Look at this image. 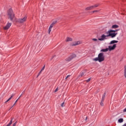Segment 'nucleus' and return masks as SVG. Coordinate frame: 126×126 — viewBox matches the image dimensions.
<instances>
[{
    "instance_id": "f257e3e1",
    "label": "nucleus",
    "mask_w": 126,
    "mask_h": 126,
    "mask_svg": "<svg viewBox=\"0 0 126 126\" xmlns=\"http://www.w3.org/2000/svg\"><path fill=\"white\" fill-rule=\"evenodd\" d=\"M93 61L95 62H99V63H102L105 61V56L104 53L101 52L98 55V57L93 59Z\"/></svg>"
},
{
    "instance_id": "f03ea898",
    "label": "nucleus",
    "mask_w": 126,
    "mask_h": 126,
    "mask_svg": "<svg viewBox=\"0 0 126 126\" xmlns=\"http://www.w3.org/2000/svg\"><path fill=\"white\" fill-rule=\"evenodd\" d=\"M106 34L107 37H111V38H115L118 35V33L116 32V30H110L107 31Z\"/></svg>"
},
{
    "instance_id": "7ed1b4c3",
    "label": "nucleus",
    "mask_w": 126,
    "mask_h": 126,
    "mask_svg": "<svg viewBox=\"0 0 126 126\" xmlns=\"http://www.w3.org/2000/svg\"><path fill=\"white\" fill-rule=\"evenodd\" d=\"M117 48V44H113V46L110 45L108 46V48L103 49L100 50V52H108V51H113Z\"/></svg>"
},
{
    "instance_id": "20e7f679",
    "label": "nucleus",
    "mask_w": 126,
    "mask_h": 126,
    "mask_svg": "<svg viewBox=\"0 0 126 126\" xmlns=\"http://www.w3.org/2000/svg\"><path fill=\"white\" fill-rule=\"evenodd\" d=\"M7 13H8V16L10 19V20H11V21H12L15 16L14 13H13V11L12 10V9L11 8L9 9L7 12Z\"/></svg>"
},
{
    "instance_id": "39448f33",
    "label": "nucleus",
    "mask_w": 126,
    "mask_h": 126,
    "mask_svg": "<svg viewBox=\"0 0 126 126\" xmlns=\"http://www.w3.org/2000/svg\"><path fill=\"white\" fill-rule=\"evenodd\" d=\"M27 20V16H25L23 18H20L18 20L19 23H24Z\"/></svg>"
},
{
    "instance_id": "423d86ee",
    "label": "nucleus",
    "mask_w": 126,
    "mask_h": 126,
    "mask_svg": "<svg viewBox=\"0 0 126 126\" xmlns=\"http://www.w3.org/2000/svg\"><path fill=\"white\" fill-rule=\"evenodd\" d=\"M81 43V41H75L70 44V46H78V45H80Z\"/></svg>"
},
{
    "instance_id": "0eeeda50",
    "label": "nucleus",
    "mask_w": 126,
    "mask_h": 126,
    "mask_svg": "<svg viewBox=\"0 0 126 126\" xmlns=\"http://www.w3.org/2000/svg\"><path fill=\"white\" fill-rule=\"evenodd\" d=\"M12 24L11 23H7L6 26L4 27V30H8L9 28H10V26H11V25Z\"/></svg>"
},
{
    "instance_id": "6e6552de",
    "label": "nucleus",
    "mask_w": 126,
    "mask_h": 126,
    "mask_svg": "<svg viewBox=\"0 0 126 126\" xmlns=\"http://www.w3.org/2000/svg\"><path fill=\"white\" fill-rule=\"evenodd\" d=\"M101 38L98 39L99 41H104V40L106 39V37H109V36H107V35H105V34H102L101 35Z\"/></svg>"
},
{
    "instance_id": "1a4fd4ad",
    "label": "nucleus",
    "mask_w": 126,
    "mask_h": 126,
    "mask_svg": "<svg viewBox=\"0 0 126 126\" xmlns=\"http://www.w3.org/2000/svg\"><path fill=\"white\" fill-rule=\"evenodd\" d=\"M86 73V70L82 71L80 73V75H79V77H82V76H84V75Z\"/></svg>"
},
{
    "instance_id": "9d476101",
    "label": "nucleus",
    "mask_w": 126,
    "mask_h": 126,
    "mask_svg": "<svg viewBox=\"0 0 126 126\" xmlns=\"http://www.w3.org/2000/svg\"><path fill=\"white\" fill-rule=\"evenodd\" d=\"M119 41L117 40H112L111 41H110V42L109 43V45H113V44H114V45H115V43H118Z\"/></svg>"
},
{
    "instance_id": "9b49d317",
    "label": "nucleus",
    "mask_w": 126,
    "mask_h": 126,
    "mask_svg": "<svg viewBox=\"0 0 126 126\" xmlns=\"http://www.w3.org/2000/svg\"><path fill=\"white\" fill-rule=\"evenodd\" d=\"M15 94H12V95L10 96V98H9L5 102V103H7V102H8L9 101H10V100H11V99H12V97H14L15 96Z\"/></svg>"
},
{
    "instance_id": "f8f14e48",
    "label": "nucleus",
    "mask_w": 126,
    "mask_h": 126,
    "mask_svg": "<svg viewBox=\"0 0 126 126\" xmlns=\"http://www.w3.org/2000/svg\"><path fill=\"white\" fill-rule=\"evenodd\" d=\"M65 41L66 42H71V41H72V38L67 37H66Z\"/></svg>"
},
{
    "instance_id": "ddd939ff",
    "label": "nucleus",
    "mask_w": 126,
    "mask_h": 126,
    "mask_svg": "<svg viewBox=\"0 0 126 126\" xmlns=\"http://www.w3.org/2000/svg\"><path fill=\"white\" fill-rule=\"evenodd\" d=\"M112 29H116V28H119V25H113L111 27Z\"/></svg>"
},
{
    "instance_id": "4468645a",
    "label": "nucleus",
    "mask_w": 126,
    "mask_h": 126,
    "mask_svg": "<svg viewBox=\"0 0 126 126\" xmlns=\"http://www.w3.org/2000/svg\"><path fill=\"white\" fill-rule=\"evenodd\" d=\"M71 60H73V59H75V58L76 57V54H72L70 56Z\"/></svg>"
},
{
    "instance_id": "2eb2a0df",
    "label": "nucleus",
    "mask_w": 126,
    "mask_h": 126,
    "mask_svg": "<svg viewBox=\"0 0 126 126\" xmlns=\"http://www.w3.org/2000/svg\"><path fill=\"white\" fill-rule=\"evenodd\" d=\"M106 96V92H105L103 95H102V99H101V101L102 102H104V100H105V97Z\"/></svg>"
},
{
    "instance_id": "dca6fc26",
    "label": "nucleus",
    "mask_w": 126,
    "mask_h": 126,
    "mask_svg": "<svg viewBox=\"0 0 126 126\" xmlns=\"http://www.w3.org/2000/svg\"><path fill=\"white\" fill-rule=\"evenodd\" d=\"M12 121H13V118H11V120L10 121V122L9 123V124H8L6 126H10V125H11L12 124Z\"/></svg>"
},
{
    "instance_id": "f3484780",
    "label": "nucleus",
    "mask_w": 126,
    "mask_h": 126,
    "mask_svg": "<svg viewBox=\"0 0 126 126\" xmlns=\"http://www.w3.org/2000/svg\"><path fill=\"white\" fill-rule=\"evenodd\" d=\"M124 122V119L120 118L118 120V123H119V124H122V123Z\"/></svg>"
},
{
    "instance_id": "a211bd4d",
    "label": "nucleus",
    "mask_w": 126,
    "mask_h": 126,
    "mask_svg": "<svg viewBox=\"0 0 126 126\" xmlns=\"http://www.w3.org/2000/svg\"><path fill=\"white\" fill-rule=\"evenodd\" d=\"M71 58L70 57V56H69V57L65 59V61L66 62H70V61H71Z\"/></svg>"
},
{
    "instance_id": "6ab92c4d",
    "label": "nucleus",
    "mask_w": 126,
    "mask_h": 126,
    "mask_svg": "<svg viewBox=\"0 0 126 126\" xmlns=\"http://www.w3.org/2000/svg\"><path fill=\"white\" fill-rule=\"evenodd\" d=\"M91 9H93V8L92 6H90L89 7H88L86 8V10H91Z\"/></svg>"
},
{
    "instance_id": "aec40b11",
    "label": "nucleus",
    "mask_w": 126,
    "mask_h": 126,
    "mask_svg": "<svg viewBox=\"0 0 126 126\" xmlns=\"http://www.w3.org/2000/svg\"><path fill=\"white\" fill-rule=\"evenodd\" d=\"M92 6L93 7V9L95 8V7H98V6H99V4L97 3V4H95L94 5H92Z\"/></svg>"
},
{
    "instance_id": "412c9836",
    "label": "nucleus",
    "mask_w": 126,
    "mask_h": 126,
    "mask_svg": "<svg viewBox=\"0 0 126 126\" xmlns=\"http://www.w3.org/2000/svg\"><path fill=\"white\" fill-rule=\"evenodd\" d=\"M55 24H56V22H53L52 24H51L49 27V28H53V27H54V25H55Z\"/></svg>"
},
{
    "instance_id": "4be33fe9",
    "label": "nucleus",
    "mask_w": 126,
    "mask_h": 126,
    "mask_svg": "<svg viewBox=\"0 0 126 126\" xmlns=\"http://www.w3.org/2000/svg\"><path fill=\"white\" fill-rule=\"evenodd\" d=\"M18 99H17L16 101L14 102V103L13 104V105L12 106V107L10 108L11 109L12 108H13V107H14V106H15V104H16V103H17V101H18Z\"/></svg>"
},
{
    "instance_id": "5701e85b",
    "label": "nucleus",
    "mask_w": 126,
    "mask_h": 126,
    "mask_svg": "<svg viewBox=\"0 0 126 126\" xmlns=\"http://www.w3.org/2000/svg\"><path fill=\"white\" fill-rule=\"evenodd\" d=\"M100 105L102 106V107H103V106H104V101H102V100L100 102Z\"/></svg>"
},
{
    "instance_id": "b1692460",
    "label": "nucleus",
    "mask_w": 126,
    "mask_h": 126,
    "mask_svg": "<svg viewBox=\"0 0 126 126\" xmlns=\"http://www.w3.org/2000/svg\"><path fill=\"white\" fill-rule=\"evenodd\" d=\"M24 93H25V91H24V92H22V94H21V95L19 97V98H18V99H19V98H20V97H21L22 95H23V94H24Z\"/></svg>"
},
{
    "instance_id": "393cba45",
    "label": "nucleus",
    "mask_w": 126,
    "mask_h": 126,
    "mask_svg": "<svg viewBox=\"0 0 126 126\" xmlns=\"http://www.w3.org/2000/svg\"><path fill=\"white\" fill-rule=\"evenodd\" d=\"M92 40L94 41V42H97V41H98V39H97V38H93Z\"/></svg>"
},
{
    "instance_id": "a878e982",
    "label": "nucleus",
    "mask_w": 126,
    "mask_h": 126,
    "mask_svg": "<svg viewBox=\"0 0 126 126\" xmlns=\"http://www.w3.org/2000/svg\"><path fill=\"white\" fill-rule=\"evenodd\" d=\"M42 71H43L42 70H41L38 73V74L37 76V77H38V76H39V75H40V74H41L42 73Z\"/></svg>"
},
{
    "instance_id": "bb28decb",
    "label": "nucleus",
    "mask_w": 126,
    "mask_h": 126,
    "mask_svg": "<svg viewBox=\"0 0 126 126\" xmlns=\"http://www.w3.org/2000/svg\"><path fill=\"white\" fill-rule=\"evenodd\" d=\"M51 29H52L51 28L50 29V28H49V30H48L49 34H50V33H51V31H52V30Z\"/></svg>"
},
{
    "instance_id": "cd10ccee",
    "label": "nucleus",
    "mask_w": 126,
    "mask_h": 126,
    "mask_svg": "<svg viewBox=\"0 0 126 126\" xmlns=\"http://www.w3.org/2000/svg\"><path fill=\"white\" fill-rule=\"evenodd\" d=\"M99 10H96L93 11V13H94V12H99Z\"/></svg>"
},
{
    "instance_id": "c85d7f7f",
    "label": "nucleus",
    "mask_w": 126,
    "mask_h": 126,
    "mask_svg": "<svg viewBox=\"0 0 126 126\" xmlns=\"http://www.w3.org/2000/svg\"><path fill=\"white\" fill-rule=\"evenodd\" d=\"M70 75H68L66 77V78H65V79H67V78H68V77H70Z\"/></svg>"
},
{
    "instance_id": "c756f323",
    "label": "nucleus",
    "mask_w": 126,
    "mask_h": 126,
    "mask_svg": "<svg viewBox=\"0 0 126 126\" xmlns=\"http://www.w3.org/2000/svg\"><path fill=\"white\" fill-rule=\"evenodd\" d=\"M90 80H91V78H89L88 80H86L87 82H89V81H90Z\"/></svg>"
},
{
    "instance_id": "7c9ffc66",
    "label": "nucleus",
    "mask_w": 126,
    "mask_h": 126,
    "mask_svg": "<svg viewBox=\"0 0 126 126\" xmlns=\"http://www.w3.org/2000/svg\"><path fill=\"white\" fill-rule=\"evenodd\" d=\"M16 124H17V122H16L15 123H14V124H13V126H16Z\"/></svg>"
},
{
    "instance_id": "2f4dec72",
    "label": "nucleus",
    "mask_w": 126,
    "mask_h": 126,
    "mask_svg": "<svg viewBox=\"0 0 126 126\" xmlns=\"http://www.w3.org/2000/svg\"><path fill=\"white\" fill-rule=\"evenodd\" d=\"M63 105H64V102H63V103L61 104V107H63Z\"/></svg>"
},
{
    "instance_id": "473e14b6",
    "label": "nucleus",
    "mask_w": 126,
    "mask_h": 126,
    "mask_svg": "<svg viewBox=\"0 0 126 126\" xmlns=\"http://www.w3.org/2000/svg\"><path fill=\"white\" fill-rule=\"evenodd\" d=\"M59 90V89L57 88L55 90V92H57V91Z\"/></svg>"
},
{
    "instance_id": "72a5a7b5",
    "label": "nucleus",
    "mask_w": 126,
    "mask_h": 126,
    "mask_svg": "<svg viewBox=\"0 0 126 126\" xmlns=\"http://www.w3.org/2000/svg\"><path fill=\"white\" fill-rule=\"evenodd\" d=\"M44 69H45V65L42 67V68L41 69V70H44Z\"/></svg>"
},
{
    "instance_id": "f704fd0d",
    "label": "nucleus",
    "mask_w": 126,
    "mask_h": 126,
    "mask_svg": "<svg viewBox=\"0 0 126 126\" xmlns=\"http://www.w3.org/2000/svg\"><path fill=\"white\" fill-rule=\"evenodd\" d=\"M124 113L126 112V108L123 110Z\"/></svg>"
},
{
    "instance_id": "c9c22d12",
    "label": "nucleus",
    "mask_w": 126,
    "mask_h": 126,
    "mask_svg": "<svg viewBox=\"0 0 126 126\" xmlns=\"http://www.w3.org/2000/svg\"><path fill=\"white\" fill-rule=\"evenodd\" d=\"M119 30H120V29L116 30H115V32H118V31H119Z\"/></svg>"
},
{
    "instance_id": "e433bc0d",
    "label": "nucleus",
    "mask_w": 126,
    "mask_h": 126,
    "mask_svg": "<svg viewBox=\"0 0 126 126\" xmlns=\"http://www.w3.org/2000/svg\"><path fill=\"white\" fill-rule=\"evenodd\" d=\"M55 57H56V56H54L52 58V60H53V59H54L55 58Z\"/></svg>"
}]
</instances>
